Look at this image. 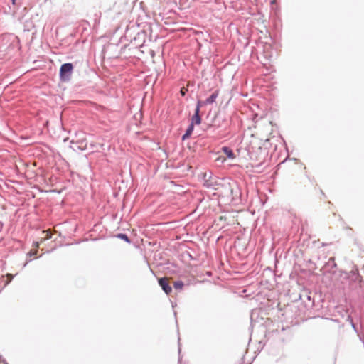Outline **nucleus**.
<instances>
[{"mask_svg":"<svg viewBox=\"0 0 364 364\" xmlns=\"http://www.w3.org/2000/svg\"><path fill=\"white\" fill-rule=\"evenodd\" d=\"M180 341V338H178V341ZM178 353L180 354L181 353V346H180V343H178Z\"/></svg>","mask_w":364,"mask_h":364,"instance_id":"19","label":"nucleus"},{"mask_svg":"<svg viewBox=\"0 0 364 364\" xmlns=\"http://www.w3.org/2000/svg\"><path fill=\"white\" fill-rule=\"evenodd\" d=\"M201 120H202V119H201V117L200 116V112H198V110H195V112L191 117V124H193V126H194V124L198 125L201 123Z\"/></svg>","mask_w":364,"mask_h":364,"instance_id":"3","label":"nucleus"},{"mask_svg":"<svg viewBox=\"0 0 364 364\" xmlns=\"http://www.w3.org/2000/svg\"><path fill=\"white\" fill-rule=\"evenodd\" d=\"M307 299H308L309 301H311V296H307Z\"/></svg>","mask_w":364,"mask_h":364,"instance_id":"21","label":"nucleus"},{"mask_svg":"<svg viewBox=\"0 0 364 364\" xmlns=\"http://www.w3.org/2000/svg\"><path fill=\"white\" fill-rule=\"evenodd\" d=\"M28 255L30 257H31V256H33V255H36V252L30 251V252L28 253Z\"/></svg>","mask_w":364,"mask_h":364,"instance_id":"17","label":"nucleus"},{"mask_svg":"<svg viewBox=\"0 0 364 364\" xmlns=\"http://www.w3.org/2000/svg\"><path fill=\"white\" fill-rule=\"evenodd\" d=\"M194 129V126L193 125V124H190L186 130V132L189 134L190 135H191V134L193 133V131Z\"/></svg>","mask_w":364,"mask_h":364,"instance_id":"14","label":"nucleus"},{"mask_svg":"<svg viewBox=\"0 0 364 364\" xmlns=\"http://www.w3.org/2000/svg\"><path fill=\"white\" fill-rule=\"evenodd\" d=\"M218 90H215L214 91L206 100H205V103H207V105H209V104H213V102H215L216 98L218 97Z\"/></svg>","mask_w":364,"mask_h":364,"instance_id":"5","label":"nucleus"},{"mask_svg":"<svg viewBox=\"0 0 364 364\" xmlns=\"http://www.w3.org/2000/svg\"><path fill=\"white\" fill-rule=\"evenodd\" d=\"M116 237L125 241L128 244L131 243V240L129 239L128 235L127 234H125V233H118L116 235Z\"/></svg>","mask_w":364,"mask_h":364,"instance_id":"6","label":"nucleus"},{"mask_svg":"<svg viewBox=\"0 0 364 364\" xmlns=\"http://www.w3.org/2000/svg\"><path fill=\"white\" fill-rule=\"evenodd\" d=\"M6 277H7L8 279L4 284V287L7 286L14 279V275L9 273L6 274Z\"/></svg>","mask_w":364,"mask_h":364,"instance_id":"13","label":"nucleus"},{"mask_svg":"<svg viewBox=\"0 0 364 364\" xmlns=\"http://www.w3.org/2000/svg\"><path fill=\"white\" fill-rule=\"evenodd\" d=\"M21 0H11V3L13 5L16 6L21 3Z\"/></svg>","mask_w":364,"mask_h":364,"instance_id":"16","label":"nucleus"},{"mask_svg":"<svg viewBox=\"0 0 364 364\" xmlns=\"http://www.w3.org/2000/svg\"><path fill=\"white\" fill-rule=\"evenodd\" d=\"M352 277V280L357 281L359 279V274L358 269H353L349 272V276Z\"/></svg>","mask_w":364,"mask_h":364,"instance_id":"8","label":"nucleus"},{"mask_svg":"<svg viewBox=\"0 0 364 364\" xmlns=\"http://www.w3.org/2000/svg\"><path fill=\"white\" fill-rule=\"evenodd\" d=\"M181 95H185V92H183V91H181Z\"/></svg>","mask_w":364,"mask_h":364,"instance_id":"22","label":"nucleus"},{"mask_svg":"<svg viewBox=\"0 0 364 364\" xmlns=\"http://www.w3.org/2000/svg\"><path fill=\"white\" fill-rule=\"evenodd\" d=\"M346 320H347V321H349V322L350 323L351 326H352L353 329L354 330V331H355V332H356V333H358V328H357V327H356L355 324L354 323V322H353V320L352 317H351L350 316H348L347 317V319H346Z\"/></svg>","mask_w":364,"mask_h":364,"instance_id":"12","label":"nucleus"},{"mask_svg":"<svg viewBox=\"0 0 364 364\" xmlns=\"http://www.w3.org/2000/svg\"><path fill=\"white\" fill-rule=\"evenodd\" d=\"M327 267H328L329 268L331 269H333V268H336L337 264L335 262V259L333 257H331L329 258L328 261L326 262V264Z\"/></svg>","mask_w":364,"mask_h":364,"instance_id":"10","label":"nucleus"},{"mask_svg":"<svg viewBox=\"0 0 364 364\" xmlns=\"http://www.w3.org/2000/svg\"><path fill=\"white\" fill-rule=\"evenodd\" d=\"M158 283L166 294L168 295L172 291V287L169 285L166 278H159Z\"/></svg>","mask_w":364,"mask_h":364,"instance_id":"2","label":"nucleus"},{"mask_svg":"<svg viewBox=\"0 0 364 364\" xmlns=\"http://www.w3.org/2000/svg\"><path fill=\"white\" fill-rule=\"evenodd\" d=\"M95 22H97V20H98V19H99V18H100V16H99L97 14H95Z\"/></svg>","mask_w":364,"mask_h":364,"instance_id":"18","label":"nucleus"},{"mask_svg":"<svg viewBox=\"0 0 364 364\" xmlns=\"http://www.w3.org/2000/svg\"><path fill=\"white\" fill-rule=\"evenodd\" d=\"M190 136H191V135H190L189 134H188V133L185 132V133L183 134V136H182L181 139H182V140H183V141H185L186 139H188Z\"/></svg>","mask_w":364,"mask_h":364,"instance_id":"15","label":"nucleus"},{"mask_svg":"<svg viewBox=\"0 0 364 364\" xmlns=\"http://www.w3.org/2000/svg\"><path fill=\"white\" fill-rule=\"evenodd\" d=\"M1 362H2V363H4V364H8V363H7V362H6L4 359H3V360H1Z\"/></svg>","mask_w":364,"mask_h":364,"instance_id":"20","label":"nucleus"},{"mask_svg":"<svg viewBox=\"0 0 364 364\" xmlns=\"http://www.w3.org/2000/svg\"><path fill=\"white\" fill-rule=\"evenodd\" d=\"M74 66L72 63H65L60 65L59 70L60 80L63 82H68L71 80Z\"/></svg>","mask_w":364,"mask_h":364,"instance_id":"1","label":"nucleus"},{"mask_svg":"<svg viewBox=\"0 0 364 364\" xmlns=\"http://www.w3.org/2000/svg\"><path fill=\"white\" fill-rule=\"evenodd\" d=\"M223 152L227 156L228 159H233L235 158V155L233 151L228 146H223L222 148Z\"/></svg>","mask_w":364,"mask_h":364,"instance_id":"4","label":"nucleus"},{"mask_svg":"<svg viewBox=\"0 0 364 364\" xmlns=\"http://www.w3.org/2000/svg\"><path fill=\"white\" fill-rule=\"evenodd\" d=\"M79 149H80L81 150H83L84 148H82L81 146H78Z\"/></svg>","mask_w":364,"mask_h":364,"instance_id":"23","label":"nucleus"},{"mask_svg":"<svg viewBox=\"0 0 364 364\" xmlns=\"http://www.w3.org/2000/svg\"><path fill=\"white\" fill-rule=\"evenodd\" d=\"M184 286L183 282L178 280L173 282V288L176 290L181 291Z\"/></svg>","mask_w":364,"mask_h":364,"instance_id":"9","label":"nucleus"},{"mask_svg":"<svg viewBox=\"0 0 364 364\" xmlns=\"http://www.w3.org/2000/svg\"><path fill=\"white\" fill-rule=\"evenodd\" d=\"M211 173H209V179H207V173L205 174L204 176V178H205V181H204V186H205L206 188H213V183L210 180L211 176H210Z\"/></svg>","mask_w":364,"mask_h":364,"instance_id":"7","label":"nucleus"},{"mask_svg":"<svg viewBox=\"0 0 364 364\" xmlns=\"http://www.w3.org/2000/svg\"><path fill=\"white\" fill-rule=\"evenodd\" d=\"M206 105L207 103H205V100H198L195 110H198V112H200V107Z\"/></svg>","mask_w":364,"mask_h":364,"instance_id":"11","label":"nucleus"}]
</instances>
